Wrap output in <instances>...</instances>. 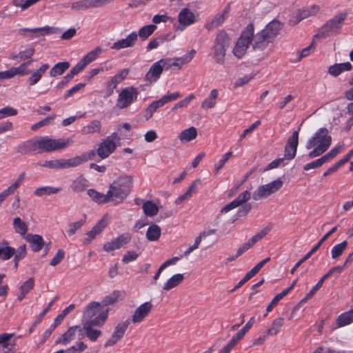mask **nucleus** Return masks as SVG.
Instances as JSON below:
<instances>
[{"mask_svg":"<svg viewBox=\"0 0 353 353\" xmlns=\"http://www.w3.org/2000/svg\"><path fill=\"white\" fill-rule=\"evenodd\" d=\"M86 216L84 214L83 219L69 224L68 230L66 231L69 236L74 235L85 223Z\"/></svg>","mask_w":353,"mask_h":353,"instance_id":"5fc2aeb1","label":"nucleus"},{"mask_svg":"<svg viewBox=\"0 0 353 353\" xmlns=\"http://www.w3.org/2000/svg\"><path fill=\"white\" fill-rule=\"evenodd\" d=\"M36 141L30 139L19 144L17 147V152L24 154L32 151H36Z\"/></svg>","mask_w":353,"mask_h":353,"instance_id":"4c0bfd02","label":"nucleus"},{"mask_svg":"<svg viewBox=\"0 0 353 353\" xmlns=\"http://www.w3.org/2000/svg\"><path fill=\"white\" fill-rule=\"evenodd\" d=\"M178 21L180 24L178 29L183 30L196 21L195 15L189 8H183L178 14Z\"/></svg>","mask_w":353,"mask_h":353,"instance_id":"f8f14e48","label":"nucleus"},{"mask_svg":"<svg viewBox=\"0 0 353 353\" xmlns=\"http://www.w3.org/2000/svg\"><path fill=\"white\" fill-rule=\"evenodd\" d=\"M251 196V193L248 190H245L239 194V196L233 200L236 205L239 207L241 205H243L244 203L248 201Z\"/></svg>","mask_w":353,"mask_h":353,"instance_id":"e2e57ef3","label":"nucleus"},{"mask_svg":"<svg viewBox=\"0 0 353 353\" xmlns=\"http://www.w3.org/2000/svg\"><path fill=\"white\" fill-rule=\"evenodd\" d=\"M25 239L31 244V249L34 252L40 251L45 243L43 237L39 234H28Z\"/></svg>","mask_w":353,"mask_h":353,"instance_id":"aec40b11","label":"nucleus"},{"mask_svg":"<svg viewBox=\"0 0 353 353\" xmlns=\"http://www.w3.org/2000/svg\"><path fill=\"white\" fill-rule=\"evenodd\" d=\"M94 327H97L96 325L90 323H82L81 327L82 331L85 332L86 336L92 341H96L102 334L101 330L94 329Z\"/></svg>","mask_w":353,"mask_h":353,"instance_id":"412c9836","label":"nucleus"},{"mask_svg":"<svg viewBox=\"0 0 353 353\" xmlns=\"http://www.w3.org/2000/svg\"><path fill=\"white\" fill-rule=\"evenodd\" d=\"M81 72L76 65L74 66L69 73L57 85L58 88H63L73 79V77Z\"/></svg>","mask_w":353,"mask_h":353,"instance_id":"79ce46f5","label":"nucleus"},{"mask_svg":"<svg viewBox=\"0 0 353 353\" xmlns=\"http://www.w3.org/2000/svg\"><path fill=\"white\" fill-rule=\"evenodd\" d=\"M347 246V241H343V242L335 245L331 250V255L333 259H336L340 257Z\"/></svg>","mask_w":353,"mask_h":353,"instance_id":"09e8293b","label":"nucleus"},{"mask_svg":"<svg viewBox=\"0 0 353 353\" xmlns=\"http://www.w3.org/2000/svg\"><path fill=\"white\" fill-rule=\"evenodd\" d=\"M161 232V228L156 224H152L147 230L146 237L148 241H154L159 239Z\"/></svg>","mask_w":353,"mask_h":353,"instance_id":"ea45409f","label":"nucleus"},{"mask_svg":"<svg viewBox=\"0 0 353 353\" xmlns=\"http://www.w3.org/2000/svg\"><path fill=\"white\" fill-rule=\"evenodd\" d=\"M13 228L14 231L21 235H25L28 230L27 224L19 217L14 219Z\"/></svg>","mask_w":353,"mask_h":353,"instance_id":"49530a36","label":"nucleus"},{"mask_svg":"<svg viewBox=\"0 0 353 353\" xmlns=\"http://www.w3.org/2000/svg\"><path fill=\"white\" fill-rule=\"evenodd\" d=\"M130 239L131 236L129 233L122 234L114 240L105 243L103 245V250L106 252L118 250L126 245Z\"/></svg>","mask_w":353,"mask_h":353,"instance_id":"4468645a","label":"nucleus"},{"mask_svg":"<svg viewBox=\"0 0 353 353\" xmlns=\"http://www.w3.org/2000/svg\"><path fill=\"white\" fill-rule=\"evenodd\" d=\"M179 92H175L161 97L159 100L152 102L144 110L143 117L146 120L150 119L157 110L166 103L175 101L181 97Z\"/></svg>","mask_w":353,"mask_h":353,"instance_id":"1a4fd4ad","label":"nucleus"},{"mask_svg":"<svg viewBox=\"0 0 353 353\" xmlns=\"http://www.w3.org/2000/svg\"><path fill=\"white\" fill-rule=\"evenodd\" d=\"M352 67L350 62L336 63L329 67L328 73L333 77H337L343 72L350 70Z\"/></svg>","mask_w":353,"mask_h":353,"instance_id":"cd10ccee","label":"nucleus"},{"mask_svg":"<svg viewBox=\"0 0 353 353\" xmlns=\"http://www.w3.org/2000/svg\"><path fill=\"white\" fill-rule=\"evenodd\" d=\"M283 24L276 20L270 21L264 29L261 31L268 36L273 41L274 38L279 34V31L282 29Z\"/></svg>","mask_w":353,"mask_h":353,"instance_id":"a211bd4d","label":"nucleus"},{"mask_svg":"<svg viewBox=\"0 0 353 353\" xmlns=\"http://www.w3.org/2000/svg\"><path fill=\"white\" fill-rule=\"evenodd\" d=\"M36 141L37 150L41 152H52L65 149L70 144L69 139H51L49 137H41Z\"/></svg>","mask_w":353,"mask_h":353,"instance_id":"423d86ee","label":"nucleus"},{"mask_svg":"<svg viewBox=\"0 0 353 353\" xmlns=\"http://www.w3.org/2000/svg\"><path fill=\"white\" fill-rule=\"evenodd\" d=\"M103 49L101 47H97L87 54H85L76 65V66L82 71L88 64L95 61L101 54Z\"/></svg>","mask_w":353,"mask_h":353,"instance_id":"dca6fc26","label":"nucleus"},{"mask_svg":"<svg viewBox=\"0 0 353 353\" xmlns=\"http://www.w3.org/2000/svg\"><path fill=\"white\" fill-rule=\"evenodd\" d=\"M197 137V130L195 127H190L188 129L182 130L178 136L179 141L182 143L190 142Z\"/></svg>","mask_w":353,"mask_h":353,"instance_id":"bb28decb","label":"nucleus"},{"mask_svg":"<svg viewBox=\"0 0 353 353\" xmlns=\"http://www.w3.org/2000/svg\"><path fill=\"white\" fill-rule=\"evenodd\" d=\"M347 17L346 13H341L334 16L332 19H330L326 22L328 26H331L334 31L339 30L341 26L343 21Z\"/></svg>","mask_w":353,"mask_h":353,"instance_id":"58836bf2","label":"nucleus"},{"mask_svg":"<svg viewBox=\"0 0 353 353\" xmlns=\"http://www.w3.org/2000/svg\"><path fill=\"white\" fill-rule=\"evenodd\" d=\"M42 33V34H49L50 33V28L48 26L43 27V28H21L19 30V33L23 36H28L26 34V32H29L30 34L28 36L30 38H34L38 37V33Z\"/></svg>","mask_w":353,"mask_h":353,"instance_id":"2f4dec72","label":"nucleus"},{"mask_svg":"<svg viewBox=\"0 0 353 353\" xmlns=\"http://www.w3.org/2000/svg\"><path fill=\"white\" fill-rule=\"evenodd\" d=\"M353 322V309L338 316L336 323L339 327L347 325Z\"/></svg>","mask_w":353,"mask_h":353,"instance_id":"a19ab883","label":"nucleus"},{"mask_svg":"<svg viewBox=\"0 0 353 353\" xmlns=\"http://www.w3.org/2000/svg\"><path fill=\"white\" fill-rule=\"evenodd\" d=\"M331 143L332 137L329 135L328 130L325 128L319 129L305 144L307 150H312L309 152L307 157L313 159L321 156L327 150Z\"/></svg>","mask_w":353,"mask_h":353,"instance_id":"f257e3e1","label":"nucleus"},{"mask_svg":"<svg viewBox=\"0 0 353 353\" xmlns=\"http://www.w3.org/2000/svg\"><path fill=\"white\" fill-rule=\"evenodd\" d=\"M95 156L96 152L93 150L83 153L79 156H77L76 159L78 163V166L88 161L92 160Z\"/></svg>","mask_w":353,"mask_h":353,"instance_id":"6e6d98bb","label":"nucleus"},{"mask_svg":"<svg viewBox=\"0 0 353 353\" xmlns=\"http://www.w3.org/2000/svg\"><path fill=\"white\" fill-rule=\"evenodd\" d=\"M228 12L229 9L225 8L221 12L218 13L210 23L205 25V28L210 30L221 26L227 19Z\"/></svg>","mask_w":353,"mask_h":353,"instance_id":"a878e982","label":"nucleus"},{"mask_svg":"<svg viewBox=\"0 0 353 353\" xmlns=\"http://www.w3.org/2000/svg\"><path fill=\"white\" fill-rule=\"evenodd\" d=\"M49 65L47 63L43 64L39 69H37L28 79V83L30 85H33L39 82L43 74L49 69Z\"/></svg>","mask_w":353,"mask_h":353,"instance_id":"473e14b6","label":"nucleus"},{"mask_svg":"<svg viewBox=\"0 0 353 353\" xmlns=\"http://www.w3.org/2000/svg\"><path fill=\"white\" fill-rule=\"evenodd\" d=\"M62 190L61 188H57L53 186H43L37 188L34 191V194L36 196L41 197L43 196H49L56 194Z\"/></svg>","mask_w":353,"mask_h":353,"instance_id":"7c9ffc66","label":"nucleus"},{"mask_svg":"<svg viewBox=\"0 0 353 353\" xmlns=\"http://www.w3.org/2000/svg\"><path fill=\"white\" fill-rule=\"evenodd\" d=\"M26 177V173L24 172H21L16 181L13 183L12 185H10L6 190L9 192L10 194H13L15 190L22 184V183L24 181Z\"/></svg>","mask_w":353,"mask_h":353,"instance_id":"13d9d810","label":"nucleus"},{"mask_svg":"<svg viewBox=\"0 0 353 353\" xmlns=\"http://www.w3.org/2000/svg\"><path fill=\"white\" fill-rule=\"evenodd\" d=\"M139 92L134 86H128L123 88L119 93L116 105L119 109H124L129 107L138 99Z\"/></svg>","mask_w":353,"mask_h":353,"instance_id":"6e6552de","label":"nucleus"},{"mask_svg":"<svg viewBox=\"0 0 353 353\" xmlns=\"http://www.w3.org/2000/svg\"><path fill=\"white\" fill-rule=\"evenodd\" d=\"M129 324L130 321L128 320L118 323L115 327L111 337L105 343V346H112L123 338Z\"/></svg>","mask_w":353,"mask_h":353,"instance_id":"ddd939ff","label":"nucleus"},{"mask_svg":"<svg viewBox=\"0 0 353 353\" xmlns=\"http://www.w3.org/2000/svg\"><path fill=\"white\" fill-rule=\"evenodd\" d=\"M299 144V131L293 132L292 134L288 138L285 146L288 148H297Z\"/></svg>","mask_w":353,"mask_h":353,"instance_id":"69168bd1","label":"nucleus"},{"mask_svg":"<svg viewBox=\"0 0 353 353\" xmlns=\"http://www.w3.org/2000/svg\"><path fill=\"white\" fill-rule=\"evenodd\" d=\"M163 72L162 68L157 62L154 63L145 74V80L150 83L156 82Z\"/></svg>","mask_w":353,"mask_h":353,"instance_id":"b1692460","label":"nucleus"},{"mask_svg":"<svg viewBox=\"0 0 353 353\" xmlns=\"http://www.w3.org/2000/svg\"><path fill=\"white\" fill-rule=\"evenodd\" d=\"M288 294L285 290H283L281 292L279 293L269 303L267 307V312H270L272 310V309L277 305L279 301L282 299L284 296H285Z\"/></svg>","mask_w":353,"mask_h":353,"instance_id":"338daca9","label":"nucleus"},{"mask_svg":"<svg viewBox=\"0 0 353 353\" xmlns=\"http://www.w3.org/2000/svg\"><path fill=\"white\" fill-rule=\"evenodd\" d=\"M254 32L252 23H249L242 31L232 50V53L236 58L241 59L245 54L249 45L252 41Z\"/></svg>","mask_w":353,"mask_h":353,"instance_id":"39448f33","label":"nucleus"},{"mask_svg":"<svg viewBox=\"0 0 353 353\" xmlns=\"http://www.w3.org/2000/svg\"><path fill=\"white\" fill-rule=\"evenodd\" d=\"M254 322V317H251L245 325L235 334L236 336L240 339H242L245 334L251 329Z\"/></svg>","mask_w":353,"mask_h":353,"instance_id":"052dcab7","label":"nucleus"},{"mask_svg":"<svg viewBox=\"0 0 353 353\" xmlns=\"http://www.w3.org/2000/svg\"><path fill=\"white\" fill-rule=\"evenodd\" d=\"M108 312V310H105L100 303L92 301L85 307L83 313L81 323H93L96 326L101 327L106 322Z\"/></svg>","mask_w":353,"mask_h":353,"instance_id":"7ed1b4c3","label":"nucleus"},{"mask_svg":"<svg viewBox=\"0 0 353 353\" xmlns=\"http://www.w3.org/2000/svg\"><path fill=\"white\" fill-rule=\"evenodd\" d=\"M184 276L181 274H176L170 278L164 284L163 289L165 291H168L177 285H179L183 280Z\"/></svg>","mask_w":353,"mask_h":353,"instance_id":"f704fd0d","label":"nucleus"},{"mask_svg":"<svg viewBox=\"0 0 353 353\" xmlns=\"http://www.w3.org/2000/svg\"><path fill=\"white\" fill-rule=\"evenodd\" d=\"M327 163L324 156L319 159H316L310 163L305 164L303 167L304 170H309L310 169H316L322 166L324 163Z\"/></svg>","mask_w":353,"mask_h":353,"instance_id":"bf43d9fd","label":"nucleus"},{"mask_svg":"<svg viewBox=\"0 0 353 353\" xmlns=\"http://www.w3.org/2000/svg\"><path fill=\"white\" fill-rule=\"evenodd\" d=\"M283 185V181L278 179L269 183L260 185L252 193V199L254 201L264 199L279 191Z\"/></svg>","mask_w":353,"mask_h":353,"instance_id":"0eeeda50","label":"nucleus"},{"mask_svg":"<svg viewBox=\"0 0 353 353\" xmlns=\"http://www.w3.org/2000/svg\"><path fill=\"white\" fill-rule=\"evenodd\" d=\"M133 178L130 175H122L109 186L108 194L111 201L122 202L130 193Z\"/></svg>","mask_w":353,"mask_h":353,"instance_id":"f03ea898","label":"nucleus"},{"mask_svg":"<svg viewBox=\"0 0 353 353\" xmlns=\"http://www.w3.org/2000/svg\"><path fill=\"white\" fill-rule=\"evenodd\" d=\"M230 43V38L225 30L219 31L214 40V45L210 55L214 59L215 62L223 64L226 50Z\"/></svg>","mask_w":353,"mask_h":353,"instance_id":"20e7f679","label":"nucleus"},{"mask_svg":"<svg viewBox=\"0 0 353 353\" xmlns=\"http://www.w3.org/2000/svg\"><path fill=\"white\" fill-rule=\"evenodd\" d=\"M34 54V48L32 46H28L25 50L20 51L17 54L10 57L12 60L20 59V60H26L30 59Z\"/></svg>","mask_w":353,"mask_h":353,"instance_id":"a18cd8bd","label":"nucleus"},{"mask_svg":"<svg viewBox=\"0 0 353 353\" xmlns=\"http://www.w3.org/2000/svg\"><path fill=\"white\" fill-rule=\"evenodd\" d=\"M201 184L199 179L195 180L191 185L188 188V190L183 194L178 196L174 203L176 205L182 203L184 201L190 199L192 196L196 192L199 185Z\"/></svg>","mask_w":353,"mask_h":353,"instance_id":"4be33fe9","label":"nucleus"},{"mask_svg":"<svg viewBox=\"0 0 353 353\" xmlns=\"http://www.w3.org/2000/svg\"><path fill=\"white\" fill-rule=\"evenodd\" d=\"M87 194L96 203H106L111 202L108 192L106 194H103L94 189H89Z\"/></svg>","mask_w":353,"mask_h":353,"instance_id":"c756f323","label":"nucleus"},{"mask_svg":"<svg viewBox=\"0 0 353 353\" xmlns=\"http://www.w3.org/2000/svg\"><path fill=\"white\" fill-rule=\"evenodd\" d=\"M157 29V26L155 25H147L139 29L138 32V36L143 41L146 40Z\"/></svg>","mask_w":353,"mask_h":353,"instance_id":"8fccbe9b","label":"nucleus"},{"mask_svg":"<svg viewBox=\"0 0 353 353\" xmlns=\"http://www.w3.org/2000/svg\"><path fill=\"white\" fill-rule=\"evenodd\" d=\"M88 186V181L83 175H80L72 181L70 188L75 193L83 192Z\"/></svg>","mask_w":353,"mask_h":353,"instance_id":"393cba45","label":"nucleus"},{"mask_svg":"<svg viewBox=\"0 0 353 353\" xmlns=\"http://www.w3.org/2000/svg\"><path fill=\"white\" fill-rule=\"evenodd\" d=\"M121 292L119 290H115L108 296H105L102 303L104 305H112L114 303L117 302L118 300L121 299Z\"/></svg>","mask_w":353,"mask_h":353,"instance_id":"864d4df0","label":"nucleus"},{"mask_svg":"<svg viewBox=\"0 0 353 353\" xmlns=\"http://www.w3.org/2000/svg\"><path fill=\"white\" fill-rule=\"evenodd\" d=\"M55 169H67L78 166L76 157L68 159H55Z\"/></svg>","mask_w":353,"mask_h":353,"instance_id":"72a5a7b5","label":"nucleus"},{"mask_svg":"<svg viewBox=\"0 0 353 353\" xmlns=\"http://www.w3.org/2000/svg\"><path fill=\"white\" fill-rule=\"evenodd\" d=\"M137 39V33L136 32H132L129 35H128L126 38L118 40L117 41L114 42L111 46V48L119 50L123 48L132 47L136 44Z\"/></svg>","mask_w":353,"mask_h":353,"instance_id":"2eb2a0df","label":"nucleus"},{"mask_svg":"<svg viewBox=\"0 0 353 353\" xmlns=\"http://www.w3.org/2000/svg\"><path fill=\"white\" fill-rule=\"evenodd\" d=\"M284 319L282 317L275 319L272 321L270 327L266 330L269 336H272L276 335L281 331L284 324Z\"/></svg>","mask_w":353,"mask_h":353,"instance_id":"e433bc0d","label":"nucleus"},{"mask_svg":"<svg viewBox=\"0 0 353 353\" xmlns=\"http://www.w3.org/2000/svg\"><path fill=\"white\" fill-rule=\"evenodd\" d=\"M59 299L58 296H56L54 299L50 301L48 306L39 314L37 319L34 321V326H38L42 321L44 316L49 312L54 303Z\"/></svg>","mask_w":353,"mask_h":353,"instance_id":"680f3d73","label":"nucleus"},{"mask_svg":"<svg viewBox=\"0 0 353 353\" xmlns=\"http://www.w3.org/2000/svg\"><path fill=\"white\" fill-rule=\"evenodd\" d=\"M32 61H28L25 63H21L18 67H12V71L14 76L20 75L25 76L30 73V70L28 69V67L30 65Z\"/></svg>","mask_w":353,"mask_h":353,"instance_id":"603ef678","label":"nucleus"},{"mask_svg":"<svg viewBox=\"0 0 353 353\" xmlns=\"http://www.w3.org/2000/svg\"><path fill=\"white\" fill-rule=\"evenodd\" d=\"M101 129V122L98 120H93L90 121L87 125L83 128L82 132L83 134H93L99 132Z\"/></svg>","mask_w":353,"mask_h":353,"instance_id":"37998d69","label":"nucleus"},{"mask_svg":"<svg viewBox=\"0 0 353 353\" xmlns=\"http://www.w3.org/2000/svg\"><path fill=\"white\" fill-rule=\"evenodd\" d=\"M70 68V63L68 61L59 62L56 63L50 70V75L57 77L63 74Z\"/></svg>","mask_w":353,"mask_h":353,"instance_id":"c9c22d12","label":"nucleus"},{"mask_svg":"<svg viewBox=\"0 0 353 353\" xmlns=\"http://www.w3.org/2000/svg\"><path fill=\"white\" fill-rule=\"evenodd\" d=\"M335 31L326 23L321 27L318 33L314 36V39H323L332 35Z\"/></svg>","mask_w":353,"mask_h":353,"instance_id":"de8ad7c7","label":"nucleus"},{"mask_svg":"<svg viewBox=\"0 0 353 353\" xmlns=\"http://www.w3.org/2000/svg\"><path fill=\"white\" fill-rule=\"evenodd\" d=\"M55 117L56 114H54L46 117L45 119L41 120L40 121L33 124L31 126V130L35 131L38 130L39 128L51 124L53 120L55 119Z\"/></svg>","mask_w":353,"mask_h":353,"instance_id":"4d7b16f0","label":"nucleus"},{"mask_svg":"<svg viewBox=\"0 0 353 353\" xmlns=\"http://www.w3.org/2000/svg\"><path fill=\"white\" fill-rule=\"evenodd\" d=\"M252 41V48L259 50H263L270 43L272 42L270 36L266 35L262 31H260L256 35L253 34Z\"/></svg>","mask_w":353,"mask_h":353,"instance_id":"f3484780","label":"nucleus"},{"mask_svg":"<svg viewBox=\"0 0 353 353\" xmlns=\"http://www.w3.org/2000/svg\"><path fill=\"white\" fill-rule=\"evenodd\" d=\"M143 210L145 215L148 216H154L158 214L159 208L157 205L150 201L144 202L142 205Z\"/></svg>","mask_w":353,"mask_h":353,"instance_id":"c03bdc74","label":"nucleus"},{"mask_svg":"<svg viewBox=\"0 0 353 353\" xmlns=\"http://www.w3.org/2000/svg\"><path fill=\"white\" fill-rule=\"evenodd\" d=\"M107 226V221L102 219H101L97 225H95L91 230L87 232V238L85 239V243H89L91 242L92 239L95 238V236L99 234Z\"/></svg>","mask_w":353,"mask_h":353,"instance_id":"5701e85b","label":"nucleus"},{"mask_svg":"<svg viewBox=\"0 0 353 353\" xmlns=\"http://www.w3.org/2000/svg\"><path fill=\"white\" fill-rule=\"evenodd\" d=\"M116 136V133H113L110 137L105 138L101 142L97 149V154L101 159H105L114 152L117 145L113 141V138Z\"/></svg>","mask_w":353,"mask_h":353,"instance_id":"9d476101","label":"nucleus"},{"mask_svg":"<svg viewBox=\"0 0 353 353\" xmlns=\"http://www.w3.org/2000/svg\"><path fill=\"white\" fill-rule=\"evenodd\" d=\"M152 309V304L151 302H145L139 305L135 310L132 316V322L134 324L141 323L146 316L150 313Z\"/></svg>","mask_w":353,"mask_h":353,"instance_id":"9b49d317","label":"nucleus"},{"mask_svg":"<svg viewBox=\"0 0 353 353\" xmlns=\"http://www.w3.org/2000/svg\"><path fill=\"white\" fill-rule=\"evenodd\" d=\"M319 10V7L317 6H312L307 10H304L301 12L300 18L297 20L296 22L300 21L301 19L306 18L310 15L315 14Z\"/></svg>","mask_w":353,"mask_h":353,"instance_id":"774afa93","label":"nucleus"},{"mask_svg":"<svg viewBox=\"0 0 353 353\" xmlns=\"http://www.w3.org/2000/svg\"><path fill=\"white\" fill-rule=\"evenodd\" d=\"M195 98L194 94H190L188 97H186L184 99L176 103L172 108V111H176L178 108H181L183 107H186L191 101H192Z\"/></svg>","mask_w":353,"mask_h":353,"instance_id":"0e129e2a","label":"nucleus"},{"mask_svg":"<svg viewBox=\"0 0 353 353\" xmlns=\"http://www.w3.org/2000/svg\"><path fill=\"white\" fill-rule=\"evenodd\" d=\"M77 332H82L81 326L75 325L69 327L68 330L57 340L56 343H62L63 345L69 343L74 339V336Z\"/></svg>","mask_w":353,"mask_h":353,"instance_id":"6ab92c4d","label":"nucleus"},{"mask_svg":"<svg viewBox=\"0 0 353 353\" xmlns=\"http://www.w3.org/2000/svg\"><path fill=\"white\" fill-rule=\"evenodd\" d=\"M15 254V249L8 245V242H0V259L7 261L10 259Z\"/></svg>","mask_w":353,"mask_h":353,"instance_id":"c85d7f7f","label":"nucleus"},{"mask_svg":"<svg viewBox=\"0 0 353 353\" xmlns=\"http://www.w3.org/2000/svg\"><path fill=\"white\" fill-rule=\"evenodd\" d=\"M119 83L120 82L114 76L112 77L108 81H107L105 83V97H108L111 96L114 92V90Z\"/></svg>","mask_w":353,"mask_h":353,"instance_id":"3c124183","label":"nucleus"}]
</instances>
